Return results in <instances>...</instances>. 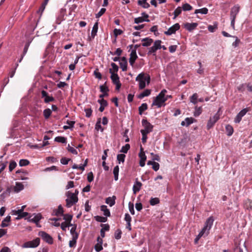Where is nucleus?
<instances>
[{
	"label": "nucleus",
	"mask_w": 252,
	"mask_h": 252,
	"mask_svg": "<svg viewBox=\"0 0 252 252\" xmlns=\"http://www.w3.org/2000/svg\"><path fill=\"white\" fill-rule=\"evenodd\" d=\"M21 212L19 214V216L16 218V220H20L29 216V213L28 212H24L21 210H19Z\"/></svg>",
	"instance_id": "58836bf2"
},
{
	"label": "nucleus",
	"mask_w": 252,
	"mask_h": 252,
	"mask_svg": "<svg viewBox=\"0 0 252 252\" xmlns=\"http://www.w3.org/2000/svg\"><path fill=\"white\" fill-rule=\"evenodd\" d=\"M182 9L184 11H189L192 9V7L189 3H186L183 5Z\"/></svg>",
	"instance_id": "09e8293b"
},
{
	"label": "nucleus",
	"mask_w": 252,
	"mask_h": 252,
	"mask_svg": "<svg viewBox=\"0 0 252 252\" xmlns=\"http://www.w3.org/2000/svg\"><path fill=\"white\" fill-rule=\"evenodd\" d=\"M24 189V185L19 182H16L15 186L14 187V191L18 192Z\"/></svg>",
	"instance_id": "4be33fe9"
},
{
	"label": "nucleus",
	"mask_w": 252,
	"mask_h": 252,
	"mask_svg": "<svg viewBox=\"0 0 252 252\" xmlns=\"http://www.w3.org/2000/svg\"><path fill=\"white\" fill-rule=\"evenodd\" d=\"M11 192V189L9 188H8L5 191H4L1 194V196L5 197L7 196H9Z\"/></svg>",
	"instance_id": "680f3d73"
},
{
	"label": "nucleus",
	"mask_w": 252,
	"mask_h": 252,
	"mask_svg": "<svg viewBox=\"0 0 252 252\" xmlns=\"http://www.w3.org/2000/svg\"><path fill=\"white\" fill-rule=\"evenodd\" d=\"M159 203V199L158 198H151L150 200V203L151 205L154 206Z\"/></svg>",
	"instance_id": "37998d69"
},
{
	"label": "nucleus",
	"mask_w": 252,
	"mask_h": 252,
	"mask_svg": "<svg viewBox=\"0 0 252 252\" xmlns=\"http://www.w3.org/2000/svg\"><path fill=\"white\" fill-rule=\"evenodd\" d=\"M67 150L73 154L77 155L78 154L77 151L74 148L70 146L69 144L68 145L67 147Z\"/></svg>",
	"instance_id": "bf43d9fd"
},
{
	"label": "nucleus",
	"mask_w": 252,
	"mask_h": 252,
	"mask_svg": "<svg viewBox=\"0 0 252 252\" xmlns=\"http://www.w3.org/2000/svg\"><path fill=\"white\" fill-rule=\"evenodd\" d=\"M97 102L100 104V106H107L108 105L107 101L104 99H98Z\"/></svg>",
	"instance_id": "0e129e2a"
},
{
	"label": "nucleus",
	"mask_w": 252,
	"mask_h": 252,
	"mask_svg": "<svg viewBox=\"0 0 252 252\" xmlns=\"http://www.w3.org/2000/svg\"><path fill=\"white\" fill-rule=\"evenodd\" d=\"M142 185V184L141 182L137 180L135 181L132 189L134 194L136 193V192H138L140 190Z\"/></svg>",
	"instance_id": "dca6fc26"
},
{
	"label": "nucleus",
	"mask_w": 252,
	"mask_h": 252,
	"mask_svg": "<svg viewBox=\"0 0 252 252\" xmlns=\"http://www.w3.org/2000/svg\"><path fill=\"white\" fill-rule=\"evenodd\" d=\"M30 164V161L28 159H22L19 161V165L20 166H24Z\"/></svg>",
	"instance_id": "49530a36"
},
{
	"label": "nucleus",
	"mask_w": 252,
	"mask_h": 252,
	"mask_svg": "<svg viewBox=\"0 0 252 252\" xmlns=\"http://www.w3.org/2000/svg\"><path fill=\"white\" fill-rule=\"evenodd\" d=\"M17 166L16 162L14 160H11L9 165V170L11 172Z\"/></svg>",
	"instance_id": "a18cd8bd"
},
{
	"label": "nucleus",
	"mask_w": 252,
	"mask_h": 252,
	"mask_svg": "<svg viewBox=\"0 0 252 252\" xmlns=\"http://www.w3.org/2000/svg\"><path fill=\"white\" fill-rule=\"evenodd\" d=\"M111 70L109 69V72L111 74L110 78L112 80V81L113 84H116V83L119 82L120 81V78L118 75L117 73H112L111 72Z\"/></svg>",
	"instance_id": "ddd939ff"
},
{
	"label": "nucleus",
	"mask_w": 252,
	"mask_h": 252,
	"mask_svg": "<svg viewBox=\"0 0 252 252\" xmlns=\"http://www.w3.org/2000/svg\"><path fill=\"white\" fill-rule=\"evenodd\" d=\"M63 209L61 205L58 206V208L55 212V215L57 216L63 215Z\"/></svg>",
	"instance_id": "c85d7f7f"
},
{
	"label": "nucleus",
	"mask_w": 252,
	"mask_h": 252,
	"mask_svg": "<svg viewBox=\"0 0 252 252\" xmlns=\"http://www.w3.org/2000/svg\"><path fill=\"white\" fill-rule=\"evenodd\" d=\"M206 232H205L202 229V230L200 232L197 236L195 238L194 243L197 244L199 239L203 235V234H204L205 233L206 234Z\"/></svg>",
	"instance_id": "603ef678"
},
{
	"label": "nucleus",
	"mask_w": 252,
	"mask_h": 252,
	"mask_svg": "<svg viewBox=\"0 0 252 252\" xmlns=\"http://www.w3.org/2000/svg\"><path fill=\"white\" fill-rule=\"evenodd\" d=\"M102 244H97V243L96 244H95L94 246L95 250L97 252H99L101 251V250H102L103 247H102Z\"/></svg>",
	"instance_id": "338daca9"
},
{
	"label": "nucleus",
	"mask_w": 252,
	"mask_h": 252,
	"mask_svg": "<svg viewBox=\"0 0 252 252\" xmlns=\"http://www.w3.org/2000/svg\"><path fill=\"white\" fill-rule=\"evenodd\" d=\"M144 73H141L136 77L135 80L139 82V89L142 90L146 87V82L144 79Z\"/></svg>",
	"instance_id": "0eeeda50"
},
{
	"label": "nucleus",
	"mask_w": 252,
	"mask_h": 252,
	"mask_svg": "<svg viewBox=\"0 0 252 252\" xmlns=\"http://www.w3.org/2000/svg\"><path fill=\"white\" fill-rule=\"evenodd\" d=\"M106 84V82H105L104 85L100 86V91L101 93H107L109 91V89L107 86H106L105 85Z\"/></svg>",
	"instance_id": "a19ab883"
},
{
	"label": "nucleus",
	"mask_w": 252,
	"mask_h": 252,
	"mask_svg": "<svg viewBox=\"0 0 252 252\" xmlns=\"http://www.w3.org/2000/svg\"><path fill=\"white\" fill-rule=\"evenodd\" d=\"M100 210L103 212V214L106 217H110V212L108 209H107V206L106 205H102L100 206Z\"/></svg>",
	"instance_id": "412c9836"
},
{
	"label": "nucleus",
	"mask_w": 252,
	"mask_h": 252,
	"mask_svg": "<svg viewBox=\"0 0 252 252\" xmlns=\"http://www.w3.org/2000/svg\"><path fill=\"white\" fill-rule=\"evenodd\" d=\"M52 114V111L49 108L45 109L43 111V115L46 119H48Z\"/></svg>",
	"instance_id": "7c9ffc66"
},
{
	"label": "nucleus",
	"mask_w": 252,
	"mask_h": 252,
	"mask_svg": "<svg viewBox=\"0 0 252 252\" xmlns=\"http://www.w3.org/2000/svg\"><path fill=\"white\" fill-rule=\"evenodd\" d=\"M119 167L118 165L116 166L113 169V174L114 175V179L115 181L118 179Z\"/></svg>",
	"instance_id": "473e14b6"
},
{
	"label": "nucleus",
	"mask_w": 252,
	"mask_h": 252,
	"mask_svg": "<svg viewBox=\"0 0 252 252\" xmlns=\"http://www.w3.org/2000/svg\"><path fill=\"white\" fill-rule=\"evenodd\" d=\"M214 220L213 217H210L206 221L205 225L202 228V230L206 233V235H207L209 234V231L211 229Z\"/></svg>",
	"instance_id": "423d86ee"
},
{
	"label": "nucleus",
	"mask_w": 252,
	"mask_h": 252,
	"mask_svg": "<svg viewBox=\"0 0 252 252\" xmlns=\"http://www.w3.org/2000/svg\"><path fill=\"white\" fill-rule=\"evenodd\" d=\"M120 67L122 68V71H126L127 70V63H123V62H120L119 63Z\"/></svg>",
	"instance_id": "3c124183"
},
{
	"label": "nucleus",
	"mask_w": 252,
	"mask_h": 252,
	"mask_svg": "<svg viewBox=\"0 0 252 252\" xmlns=\"http://www.w3.org/2000/svg\"><path fill=\"white\" fill-rule=\"evenodd\" d=\"M161 41L160 40H156L154 43V45L149 48V51L148 55H150L153 54L154 56H156V52L157 50L161 49Z\"/></svg>",
	"instance_id": "20e7f679"
},
{
	"label": "nucleus",
	"mask_w": 252,
	"mask_h": 252,
	"mask_svg": "<svg viewBox=\"0 0 252 252\" xmlns=\"http://www.w3.org/2000/svg\"><path fill=\"white\" fill-rule=\"evenodd\" d=\"M38 235L40 236L42 239L48 244L51 245L53 243V238L45 231H39Z\"/></svg>",
	"instance_id": "39448f33"
},
{
	"label": "nucleus",
	"mask_w": 252,
	"mask_h": 252,
	"mask_svg": "<svg viewBox=\"0 0 252 252\" xmlns=\"http://www.w3.org/2000/svg\"><path fill=\"white\" fill-rule=\"evenodd\" d=\"M95 129L98 130L99 129H100L101 131H103V128H102V126L100 125V118H99L95 124Z\"/></svg>",
	"instance_id": "864d4df0"
},
{
	"label": "nucleus",
	"mask_w": 252,
	"mask_h": 252,
	"mask_svg": "<svg viewBox=\"0 0 252 252\" xmlns=\"http://www.w3.org/2000/svg\"><path fill=\"white\" fill-rule=\"evenodd\" d=\"M250 111L249 108H246L242 109L238 114L242 118L246 114Z\"/></svg>",
	"instance_id": "13d9d810"
},
{
	"label": "nucleus",
	"mask_w": 252,
	"mask_h": 252,
	"mask_svg": "<svg viewBox=\"0 0 252 252\" xmlns=\"http://www.w3.org/2000/svg\"><path fill=\"white\" fill-rule=\"evenodd\" d=\"M180 28V26L179 24L176 23L169 28L167 31L164 32V33L168 35H171L172 34L175 33L177 31L179 30Z\"/></svg>",
	"instance_id": "9d476101"
},
{
	"label": "nucleus",
	"mask_w": 252,
	"mask_h": 252,
	"mask_svg": "<svg viewBox=\"0 0 252 252\" xmlns=\"http://www.w3.org/2000/svg\"><path fill=\"white\" fill-rule=\"evenodd\" d=\"M198 94L196 93L193 94L190 97V102L193 104H196L197 103Z\"/></svg>",
	"instance_id": "a878e982"
},
{
	"label": "nucleus",
	"mask_w": 252,
	"mask_h": 252,
	"mask_svg": "<svg viewBox=\"0 0 252 252\" xmlns=\"http://www.w3.org/2000/svg\"><path fill=\"white\" fill-rule=\"evenodd\" d=\"M41 98H44V102L45 103H48L51 102H54L55 100L54 97H53L52 95H49L48 93L42 90L41 91Z\"/></svg>",
	"instance_id": "6e6552de"
},
{
	"label": "nucleus",
	"mask_w": 252,
	"mask_h": 252,
	"mask_svg": "<svg viewBox=\"0 0 252 252\" xmlns=\"http://www.w3.org/2000/svg\"><path fill=\"white\" fill-rule=\"evenodd\" d=\"M130 146L129 144H126L125 146H123L120 150L121 153H127L128 151L130 149Z\"/></svg>",
	"instance_id": "79ce46f5"
},
{
	"label": "nucleus",
	"mask_w": 252,
	"mask_h": 252,
	"mask_svg": "<svg viewBox=\"0 0 252 252\" xmlns=\"http://www.w3.org/2000/svg\"><path fill=\"white\" fill-rule=\"evenodd\" d=\"M116 199V197L113 195L112 197H108L106 198L105 202L106 203L109 205L110 206L112 207L115 204V200Z\"/></svg>",
	"instance_id": "f3484780"
},
{
	"label": "nucleus",
	"mask_w": 252,
	"mask_h": 252,
	"mask_svg": "<svg viewBox=\"0 0 252 252\" xmlns=\"http://www.w3.org/2000/svg\"><path fill=\"white\" fill-rule=\"evenodd\" d=\"M142 125L144 127V128L152 131L153 126L149 122H148V121L146 119L142 120Z\"/></svg>",
	"instance_id": "4468645a"
},
{
	"label": "nucleus",
	"mask_w": 252,
	"mask_h": 252,
	"mask_svg": "<svg viewBox=\"0 0 252 252\" xmlns=\"http://www.w3.org/2000/svg\"><path fill=\"white\" fill-rule=\"evenodd\" d=\"M167 92L165 89H163L160 93L155 98L152 105H156L158 108L162 106V104L166 101V98H164V94Z\"/></svg>",
	"instance_id": "f257e3e1"
},
{
	"label": "nucleus",
	"mask_w": 252,
	"mask_h": 252,
	"mask_svg": "<svg viewBox=\"0 0 252 252\" xmlns=\"http://www.w3.org/2000/svg\"><path fill=\"white\" fill-rule=\"evenodd\" d=\"M106 11V9L105 8H102L100 10V11L96 14L95 17L99 18L101 17Z\"/></svg>",
	"instance_id": "e2e57ef3"
},
{
	"label": "nucleus",
	"mask_w": 252,
	"mask_h": 252,
	"mask_svg": "<svg viewBox=\"0 0 252 252\" xmlns=\"http://www.w3.org/2000/svg\"><path fill=\"white\" fill-rule=\"evenodd\" d=\"M151 93V90L149 89H146L144 92L140 94L137 97L139 99H142L145 96H149Z\"/></svg>",
	"instance_id": "a211bd4d"
},
{
	"label": "nucleus",
	"mask_w": 252,
	"mask_h": 252,
	"mask_svg": "<svg viewBox=\"0 0 252 252\" xmlns=\"http://www.w3.org/2000/svg\"><path fill=\"white\" fill-rule=\"evenodd\" d=\"M148 109V105L147 103H144L141 104L140 106L138 107L139 114L141 115L143 112Z\"/></svg>",
	"instance_id": "b1692460"
},
{
	"label": "nucleus",
	"mask_w": 252,
	"mask_h": 252,
	"mask_svg": "<svg viewBox=\"0 0 252 252\" xmlns=\"http://www.w3.org/2000/svg\"><path fill=\"white\" fill-rule=\"evenodd\" d=\"M72 240L71 241H69V247H73L76 243V240L78 237V234L76 233L74 236H72Z\"/></svg>",
	"instance_id": "393cba45"
},
{
	"label": "nucleus",
	"mask_w": 252,
	"mask_h": 252,
	"mask_svg": "<svg viewBox=\"0 0 252 252\" xmlns=\"http://www.w3.org/2000/svg\"><path fill=\"white\" fill-rule=\"evenodd\" d=\"M98 28V22H96L93 28L92 32H91V36L93 38H94L95 36L96 35V33L97 32Z\"/></svg>",
	"instance_id": "aec40b11"
},
{
	"label": "nucleus",
	"mask_w": 252,
	"mask_h": 252,
	"mask_svg": "<svg viewBox=\"0 0 252 252\" xmlns=\"http://www.w3.org/2000/svg\"><path fill=\"white\" fill-rule=\"evenodd\" d=\"M220 119V116L218 113H216L214 116L212 117H210V119L208 121L207 125V128L208 129L211 128L215 124V123L219 120Z\"/></svg>",
	"instance_id": "1a4fd4ad"
},
{
	"label": "nucleus",
	"mask_w": 252,
	"mask_h": 252,
	"mask_svg": "<svg viewBox=\"0 0 252 252\" xmlns=\"http://www.w3.org/2000/svg\"><path fill=\"white\" fill-rule=\"evenodd\" d=\"M153 40L152 39L150 38L148 41H147L145 42H143L141 45L144 47H148L151 45V44L153 43Z\"/></svg>",
	"instance_id": "69168bd1"
},
{
	"label": "nucleus",
	"mask_w": 252,
	"mask_h": 252,
	"mask_svg": "<svg viewBox=\"0 0 252 252\" xmlns=\"http://www.w3.org/2000/svg\"><path fill=\"white\" fill-rule=\"evenodd\" d=\"M86 113V117L87 118H90L92 116V110L91 108H86L84 110Z\"/></svg>",
	"instance_id": "052dcab7"
},
{
	"label": "nucleus",
	"mask_w": 252,
	"mask_h": 252,
	"mask_svg": "<svg viewBox=\"0 0 252 252\" xmlns=\"http://www.w3.org/2000/svg\"><path fill=\"white\" fill-rule=\"evenodd\" d=\"M194 109L195 110L193 112L194 116L196 117L199 116L202 113V107H198L197 106H196Z\"/></svg>",
	"instance_id": "5701e85b"
},
{
	"label": "nucleus",
	"mask_w": 252,
	"mask_h": 252,
	"mask_svg": "<svg viewBox=\"0 0 252 252\" xmlns=\"http://www.w3.org/2000/svg\"><path fill=\"white\" fill-rule=\"evenodd\" d=\"M239 11L240 7L238 5H235L232 7L230 11V19H235Z\"/></svg>",
	"instance_id": "9b49d317"
},
{
	"label": "nucleus",
	"mask_w": 252,
	"mask_h": 252,
	"mask_svg": "<svg viewBox=\"0 0 252 252\" xmlns=\"http://www.w3.org/2000/svg\"><path fill=\"white\" fill-rule=\"evenodd\" d=\"M42 217L40 213H38L36 214L34 217L33 218V220H32V222L35 223L37 226H39L38 225V222L39 220L42 219Z\"/></svg>",
	"instance_id": "6ab92c4d"
},
{
	"label": "nucleus",
	"mask_w": 252,
	"mask_h": 252,
	"mask_svg": "<svg viewBox=\"0 0 252 252\" xmlns=\"http://www.w3.org/2000/svg\"><path fill=\"white\" fill-rule=\"evenodd\" d=\"M126 158V155L124 154H118L117 157V159L120 164L121 162H124Z\"/></svg>",
	"instance_id": "c9c22d12"
},
{
	"label": "nucleus",
	"mask_w": 252,
	"mask_h": 252,
	"mask_svg": "<svg viewBox=\"0 0 252 252\" xmlns=\"http://www.w3.org/2000/svg\"><path fill=\"white\" fill-rule=\"evenodd\" d=\"M55 141L62 143H65L66 142V138L63 136H57L55 138Z\"/></svg>",
	"instance_id": "4c0bfd02"
},
{
	"label": "nucleus",
	"mask_w": 252,
	"mask_h": 252,
	"mask_svg": "<svg viewBox=\"0 0 252 252\" xmlns=\"http://www.w3.org/2000/svg\"><path fill=\"white\" fill-rule=\"evenodd\" d=\"M122 231L120 229H117L115 232V238L117 240H119L121 238Z\"/></svg>",
	"instance_id": "5fc2aeb1"
},
{
	"label": "nucleus",
	"mask_w": 252,
	"mask_h": 252,
	"mask_svg": "<svg viewBox=\"0 0 252 252\" xmlns=\"http://www.w3.org/2000/svg\"><path fill=\"white\" fill-rule=\"evenodd\" d=\"M196 121V120L192 117L186 118L185 119V122L186 123V126H188L190 124H192L193 122H195Z\"/></svg>",
	"instance_id": "e433bc0d"
},
{
	"label": "nucleus",
	"mask_w": 252,
	"mask_h": 252,
	"mask_svg": "<svg viewBox=\"0 0 252 252\" xmlns=\"http://www.w3.org/2000/svg\"><path fill=\"white\" fill-rule=\"evenodd\" d=\"M128 208H129V212H130V213L132 215H134V210L133 204L131 203L130 202H129Z\"/></svg>",
	"instance_id": "774afa93"
},
{
	"label": "nucleus",
	"mask_w": 252,
	"mask_h": 252,
	"mask_svg": "<svg viewBox=\"0 0 252 252\" xmlns=\"http://www.w3.org/2000/svg\"><path fill=\"white\" fill-rule=\"evenodd\" d=\"M66 196L67 197V198L66 199V206L67 208L71 207L72 205L76 204L78 201V198L77 196L75 195V194H73V193L68 191L66 193Z\"/></svg>",
	"instance_id": "f03ea898"
},
{
	"label": "nucleus",
	"mask_w": 252,
	"mask_h": 252,
	"mask_svg": "<svg viewBox=\"0 0 252 252\" xmlns=\"http://www.w3.org/2000/svg\"><path fill=\"white\" fill-rule=\"evenodd\" d=\"M94 75L95 77V78L100 80L102 79V75L98 71V69L97 68H96L94 71Z\"/></svg>",
	"instance_id": "8fccbe9b"
},
{
	"label": "nucleus",
	"mask_w": 252,
	"mask_h": 252,
	"mask_svg": "<svg viewBox=\"0 0 252 252\" xmlns=\"http://www.w3.org/2000/svg\"><path fill=\"white\" fill-rule=\"evenodd\" d=\"M208 12V9L204 7L201 9H196L194 11L195 14H198V13H201L203 14H207Z\"/></svg>",
	"instance_id": "c756f323"
},
{
	"label": "nucleus",
	"mask_w": 252,
	"mask_h": 252,
	"mask_svg": "<svg viewBox=\"0 0 252 252\" xmlns=\"http://www.w3.org/2000/svg\"><path fill=\"white\" fill-rule=\"evenodd\" d=\"M63 217V220H65V222H67V221H71L72 219V215H70V214H63V215H62Z\"/></svg>",
	"instance_id": "de8ad7c7"
},
{
	"label": "nucleus",
	"mask_w": 252,
	"mask_h": 252,
	"mask_svg": "<svg viewBox=\"0 0 252 252\" xmlns=\"http://www.w3.org/2000/svg\"><path fill=\"white\" fill-rule=\"evenodd\" d=\"M40 238H36V239L28 241L27 242H25L23 245L22 247L25 248H34L37 247H38L40 244Z\"/></svg>",
	"instance_id": "7ed1b4c3"
},
{
	"label": "nucleus",
	"mask_w": 252,
	"mask_h": 252,
	"mask_svg": "<svg viewBox=\"0 0 252 252\" xmlns=\"http://www.w3.org/2000/svg\"><path fill=\"white\" fill-rule=\"evenodd\" d=\"M133 59V60H136L138 58V56L136 54V52H135V49H132L130 54V58Z\"/></svg>",
	"instance_id": "6e6d98bb"
},
{
	"label": "nucleus",
	"mask_w": 252,
	"mask_h": 252,
	"mask_svg": "<svg viewBox=\"0 0 252 252\" xmlns=\"http://www.w3.org/2000/svg\"><path fill=\"white\" fill-rule=\"evenodd\" d=\"M225 130L228 136H231L234 131L233 127L229 125H227L225 126Z\"/></svg>",
	"instance_id": "bb28decb"
},
{
	"label": "nucleus",
	"mask_w": 252,
	"mask_h": 252,
	"mask_svg": "<svg viewBox=\"0 0 252 252\" xmlns=\"http://www.w3.org/2000/svg\"><path fill=\"white\" fill-rule=\"evenodd\" d=\"M10 221L11 217L10 216H7L1 221V223L0 224V227L2 228H4L8 226L9 225V222H10Z\"/></svg>",
	"instance_id": "2eb2a0df"
},
{
	"label": "nucleus",
	"mask_w": 252,
	"mask_h": 252,
	"mask_svg": "<svg viewBox=\"0 0 252 252\" xmlns=\"http://www.w3.org/2000/svg\"><path fill=\"white\" fill-rule=\"evenodd\" d=\"M30 43H31V41H28L25 45V46H24V50H23V53L22 54L23 56H25V55L27 53V51L28 50V49H29V47Z\"/></svg>",
	"instance_id": "4d7b16f0"
},
{
	"label": "nucleus",
	"mask_w": 252,
	"mask_h": 252,
	"mask_svg": "<svg viewBox=\"0 0 252 252\" xmlns=\"http://www.w3.org/2000/svg\"><path fill=\"white\" fill-rule=\"evenodd\" d=\"M94 219L96 221L101 222H105L107 220V219L106 217H101L99 216H95Z\"/></svg>",
	"instance_id": "72a5a7b5"
},
{
	"label": "nucleus",
	"mask_w": 252,
	"mask_h": 252,
	"mask_svg": "<svg viewBox=\"0 0 252 252\" xmlns=\"http://www.w3.org/2000/svg\"><path fill=\"white\" fill-rule=\"evenodd\" d=\"M144 21L149 22L150 20L149 19H145L144 18L141 17L135 18L134 19V23L135 24H139Z\"/></svg>",
	"instance_id": "ea45409f"
},
{
	"label": "nucleus",
	"mask_w": 252,
	"mask_h": 252,
	"mask_svg": "<svg viewBox=\"0 0 252 252\" xmlns=\"http://www.w3.org/2000/svg\"><path fill=\"white\" fill-rule=\"evenodd\" d=\"M218 29L217 22L214 23L213 25H209L208 27V31L211 32H214Z\"/></svg>",
	"instance_id": "cd10ccee"
},
{
	"label": "nucleus",
	"mask_w": 252,
	"mask_h": 252,
	"mask_svg": "<svg viewBox=\"0 0 252 252\" xmlns=\"http://www.w3.org/2000/svg\"><path fill=\"white\" fill-rule=\"evenodd\" d=\"M138 5L142 6V7L144 8H148L150 6L149 3H148L146 1L141 0H139L138 1Z\"/></svg>",
	"instance_id": "f704fd0d"
},
{
	"label": "nucleus",
	"mask_w": 252,
	"mask_h": 252,
	"mask_svg": "<svg viewBox=\"0 0 252 252\" xmlns=\"http://www.w3.org/2000/svg\"><path fill=\"white\" fill-rule=\"evenodd\" d=\"M111 66H112V68H110L109 69H111V72L112 73H117V72L119 70V67L118 66L114 63H111Z\"/></svg>",
	"instance_id": "2f4dec72"
},
{
	"label": "nucleus",
	"mask_w": 252,
	"mask_h": 252,
	"mask_svg": "<svg viewBox=\"0 0 252 252\" xmlns=\"http://www.w3.org/2000/svg\"><path fill=\"white\" fill-rule=\"evenodd\" d=\"M198 26L197 23H187L184 24V28L189 32H191L196 28Z\"/></svg>",
	"instance_id": "f8f14e48"
},
{
	"label": "nucleus",
	"mask_w": 252,
	"mask_h": 252,
	"mask_svg": "<svg viewBox=\"0 0 252 252\" xmlns=\"http://www.w3.org/2000/svg\"><path fill=\"white\" fill-rule=\"evenodd\" d=\"M182 8L180 6L178 7L174 11V18L173 19H175L178 15H179L182 12Z\"/></svg>",
	"instance_id": "c03bdc74"
}]
</instances>
